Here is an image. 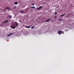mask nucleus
Returning <instances> with one entry per match:
<instances>
[{
  "instance_id": "1a4fd4ad",
  "label": "nucleus",
  "mask_w": 74,
  "mask_h": 74,
  "mask_svg": "<svg viewBox=\"0 0 74 74\" xmlns=\"http://www.w3.org/2000/svg\"><path fill=\"white\" fill-rule=\"evenodd\" d=\"M26 27V28H30V26H26V27Z\"/></svg>"
},
{
  "instance_id": "423d86ee",
  "label": "nucleus",
  "mask_w": 74,
  "mask_h": 74,
  "mask_svg": "<svg viewBox=\"0 0 74 74\" xmlns=\"http://www.w3.org/2000/svg\"><path fill=\"white\" fill-rule=\"evenodd\" d=\"M49 21H50V19H48L47 20L45 21V22H48Z\"/></svg>"
},
{
  "instance_id": "9b49d317",
  "label": "nucleus",
  "mask_w": 74,
  "mask_h": 74,
  "mask_svg": "<svg viewBox=\"0 0 74 74\" xmlns=\"http://www.w3.org/2000/svg\"><path fill=\"white\" fill-rule=\"evenodd\" d=\"M13 8H14V9H16V6H14L13 7Z\"/></svg>"
},
{
  "instance_id": "a211bd4d",
  "label": "nucleus",
  "mask_w": 74,
  "mask_h": 74,
  "mask_svg": "<svg viewBox=\"0 0 74 74\" xmlns=\"http://www.w3.org/2000/svg\"><path fill=\"white\" fill-rule=\"evenodd\" d=\"M20 12L21 13H22V12H23V11H20Z\"/></svg>"
},
{
  "instance_id": "6e6552de",
  "label": "nucleus",
  "mask_w": 74,
  "mask_h": 74,
  "mask_svg": "<svg viewBox=\"0 0 74 74\" xmlns=\"http://www.w3.org/2000/svg\"><path fill=\"white\" fill-rule=\"evenodd\" d=\"M18 4V3L16 2H14V4H15L16 5V4Z\"/></svg>"
},
{
  "instance_id": "412c9836",
  "label": "nucleus",
  "mask_w": 74,
  "mask_h": 74,
  "mask_svg": "<svg viewBox=\"0 0 74 74\" xmlns=\"http://www.w3.org/2000/svg\"><path fill=\"white\" fill-rule=\"evenodd\" d=\"M66 31H68V30H66Z\"/></svg>"
},
{
  "instance_id": "39448f33",
  "label": "nucleus",
  "mask_w": 74,
  "mask_h": 74,
  "mask_svg": "<svg viewBox=\"0 0 74 74\" xmlns=\"http://www.w3.org/2000/svg\"><path fill=\"white\" fill-rule=\"evenodd\" d=\"M13 33H12L8 35V36H7L8 37V36H11V35H12V34H13Z\"/></svg>"
},
{
  "instance_id": "f8f14e48",
  "label": "nucleus",
  "mask_w": 74,
  "mask_h": 74,
  "mask_svg": "<svg viewBox=\"0 0 74 74\" xmlns=\"http://www.w3.org/2000/svg\"><path fill=\"white\" fill-rule=\"evenodd\" d=\"M65 15V14L61 15V16H64Z\"/></svg>"
},
{
  "instance_id": "0eeeda50",
  "label": "nucleus",
  "mask_w": 74,
  "mask_h": 74,
  "mask_svg": "<svg viewBox=\"0 0 74 74\" xmlns=\"http://www.w3.org/2000/svg\"><path fill=\"white\" fill-rule=\"evenodd\" d=\"M30 8L32 9H33V8L34 9V8H36V7H34V6H32L30 7Z\"/></svg>"
},
{
  "instance_id": "20e7f679",
  "label": "nucleus",
  "mask_w": 74,
  "mask_h": 74,
  "mask_svg": "<svg viewBox=\"0 0 74 74\" xmlns=\"http://www.w3.org/2000/svg\"><path fill=\"white\" fill-rule=\"evenodd\" d=\"M7 9V10H10V8H9V7H7L6 8H6L5 9V10H6Z\"/></svg>"
},
{
  "instance_id": "aec40b11",
  "label": "nucleus",
  "mask_w": 74,
  "mask_h": 74,
  "mask_svg": "<svg viewBox=\"0 0 74 74\" xmlns=\"http://www.w3.org/2000/svg\"><path fill=\"white\" fill-rule=\"evenodd\" d=\"M55 18H57V16H56L55 17Z\"/></svg>"
},
{
  "instance_id": "6ab92c4d",
  "label": "nucleus",
  "mask_w": 74,
  "mask_h": 74,
  "mask_svg": "<svg viewBox=\"0 0 74 74\" xmlns=\"http://www.w3.org/2000/svg\"><path fill=\"white\" fill-rule=\"evenodd\" d=\"M32 5H34V3H32Z\"/></svg>"
},
{
  "instance_id": "dca6fc26",
  "label": "nucleus",
  "mask_w": 74,
  "mask_h": 74,
  "mask_svg": "<svg viewBox=\"0 0 74 74\" xmlns=\"http://www.w3.org/2000/svg\"><path fill=\"white\" fill-rule=\"evenodd\" d=\"M55 15H56V14H57V12H55Z\"/></svg>"
},
{
  "instance_id": "7ed1b4c3",
  "label": "nucleus",
  "mask_w": 74,
  "mask_h": 74,
  "mask_svg": "<svg viewBox=\"0 0 74 74\" xmlns=\"http://www.w3.org/2000/svg\"><path fill=\"white\" fill-rule=\"evenodd\" d=\"M62 32V31L61 30H60L59 31H58V34H59V35H60V34H62V33H61Z\"/></svg>"
},
{
  "instance_id": "2eb2a0df",
  "label": "nucleus",
  "mask_w": 74,
  "mask_h": 74,
  "mask_svg": "<svg viewBox=\"0 0 74 74\" xmlns=\"http://www.w3.org/2000/svg\"><path fill=\"white\" fill-rule=\"evenodd\" d=\"M31 29H34V27H31Z\"/></svg>"
},
{
  "instance_id": "f3484780",
  "label": "nucleus",
  "mask_w": 74,
  "mask_h": 74,
  "mask_svg": "<svg viewBox=\"0 0 74 74\" xmlns=\"http://www.w3.org/2000/svg\"><path fill=\"white\" fill-rule=\"evenodd\" d=\"M59 21H63V19H60Z\"/></svg>"
},
{
  "instance_id": "9d476101",
  "label": "nucleus",
  "mask_w": 74,
  "mask_h": 74,
  "mask_svg": "<svg viewBox=\"0 0 74 74\" xmlns=\"http://www.w3.org/2000/svg\"><path fill=\"white\" fill-rule=\"evenodd\" d=\"M42 8V7L41 6H40L38 8V10H40V9Z\"/></svg>"
},
{
  "instance_id": "4468645a",
  "label": "nucleus",
  "mask_w": 74,
  "mask_h": 74,
  "mask_svg": "<svg viewBox=\"0 0 74 74\" xmlns=\"http://www.w3.org/2000/svg\"><path fill=\"white\" fill-rule=\"evenodd\" d=\"M62 33V34H64V32L63 31H61V34Z\"/></svg>"
},
{
  "instance_id": "f03ea898",
  "label": "nucleus",
  "mask_w": 74,
  "mask_h": 74,
  "mask_svg": "<svg viewBox=\"0 0 74 74\" xmlns=\"http://www.w3.org/2000/svg\"><path fill=\"white\" fill-rule=\"evenodd\" d=\"M8 23V21H5L3 23V24H4V23Z\"/></svg>"
},
{
  "instance_id": "f257e3e1",
  "label": "nucleus",
  "mask_w": 74,
  "mask_h": 74,
  "mask_svg": "<svg viewBox=\"0 0 74 74\" xmlns=\"http://www.w3.org/2000/svg\"><path fill=\"white\" fill-rule=\"evenodd\" d=\"M16 25L15 26H14L12 27L13 29H15V28L17 27L18 25V23H16Z\"/></svg>"
},
{
  "instance_id": "4be33fe9",
  "label": "nucleus",
  "mask_w": 74,
  "mask_h": 74,
  "mask_svg": "<svg viewBox=\"0 0 74 74\" xmlns=\"http://www.w3.org/2000/svg\"><path fill=\"white\" fill-rule=\"evenodd\" d=\"M37 9H38V8H37Z\"/></svg>"
},
{
  "instance_id": "ddd939ff",
  "label": "nucleus",
  "mask_w": 74,
  "mask_h": 74,
  "mask_svg": "<svg viewBox=\"0 0 74 74\" xmlns=\"http://www.w3.org/2000/svg\"><path fill=\"white\" fill-rule=\"evenodd\" d=\"M8 16H9V18H11V17H12V16L9 15Z\"/></svg>"
}]
</instances>
